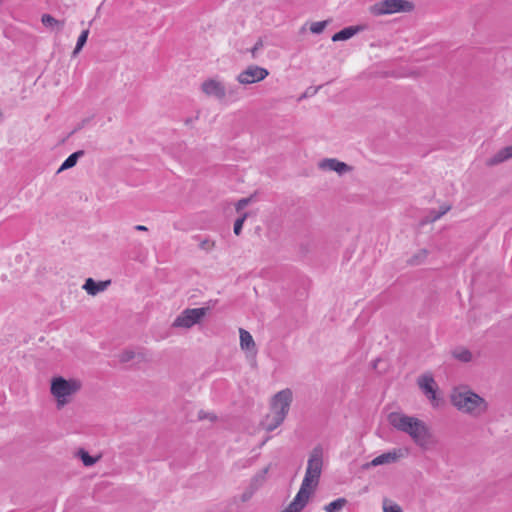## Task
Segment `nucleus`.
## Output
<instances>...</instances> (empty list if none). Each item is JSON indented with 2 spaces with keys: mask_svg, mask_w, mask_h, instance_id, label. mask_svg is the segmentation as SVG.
<instances>
[{
  "mask_svg": "<svg viewBox=\"0 0 512 512\" xmlns=\"http://www.w3.org/2000/svg\"><path fill=\"white\" fill-rule=\"evenodd\" d=\"M387 420L393 428L408 434L422 450H428L437 444L430 428L417 417L391 412L388 414Z\"/></svg>",
  "mask_w": 512,
  "mask_h": 512,
  "instance_id": "nucleus-1",
  "label": "nucleus"
},
{
  "mask_svg": "<svg viewBox=\"0 0 512 512\" xmlns=\"http://www.w3.org/2000/svg\"><path fill=\"white\" fill-rule=\"evenodd\" d=\"M451 403L461 412L478 417L488 409L486 400L477 393L463 388H456L451 394Z\"/></svg>",
  "mask_w": 512,
  "mask_h": 512,
  "instance_id": "nucleus-2",
  "label": "nucleus"
},
{
  "mask_svg": "<svg viewBox=\"0 0 512 512\" xmlns=\"http://www.w3.org/2000/svg\"><path fill=\"white\" fill-rule=\"evenodd\" d=\"M293 400L291 389L286 388L277 392L271 400L272 415L266 416V430L271 432L279 427L285 420Z\"/></svg>",
  "mask_w": 512,
  "mask_h": 512,
  "instance_id": "nucleus-3",
  "label": "nucleus"
},
{
  "mask_svg": "<svg viewBox=\"0 0 512 512\" xmlns=\"http://www.w3.org/2000/svg\"><path fill=\"white\" fill-rule=\"evenodd\" d=\"M81 388L79 381L75 379L67 380L62 376L54 377L51 381V394L57 399L58 408L66 404V397L76 393Z\"/></svg>",
  "mask_w": 512,
  "mask_h": 512,
  "instance_id": "nucleus-4",
  "label": "nucleus"
},
{
  "mask_svg": "<svg viewBox=\"0 0 512 512\" xmlns=\"http://www.w3.org/2000/svg\"><path fill=\"white\" fill-rule=\"evenodd\" d=\"M322 466L323 448L321 445H316L309 455L305 476L302 481L304 486H317L321 475Z\"/></svg>",
  "mask_w": 512,
  "mask_h": 512,
  "instance_id": "nucleus-5",
  "label": "nucleus"
},
{
  "mask_svg": "<svg viewBox=\"0 0 512 512\" xmlns=\"http://www.w3.org/2000/svg\"><path fill=\"white\" fill-rule=\"evenodd\" d=\"M414 4L407 0H382L370 7L374 16L389 15L398 12H411Z\"/></svg>",
  "mask_w": 512,
  "mask_h": 512,
  "instance_id": "nucleus-6",
  "label": "nucleus"
},
{
  "mask_svg": "<svg viewBox=\"0 0 512 512\" xmlns=\"http://www.w3.org/2000/svg\"><path fill=\"white\" fill-rule=\"evenodd\" d=\"M209 307L186 308L174 320L173 327L191 328L200 323L201 319L207 314Z\"/></svg>",
  "mask_w": 512,
  "mask_h": 512,
  "instance_id": "nucleus-7",
  "label": "nucleus"
},
{
  "mask_svg": "<svg viewBox=\"0 0 512 512\" xmlns=\"http://www.w3.org/2000/svg\"><path fill=\"white\" fill-rule=\"evenodd\" d=\"M268 75L266 68L250 65L237 76V81L244 85L253 84L264 80Z\"/></svg>",
  "mask_w": 512,
  "mask_h": 512,
  "instance_id": "nucleus-8",
  "label": "nucleus"
},
{
  "mask_svg": "<svg viewBox=\"0 0 512 512\" xmlns=\"http://www.w3.org/2000/svg\"><path fill=\"white\" fill-rule=\"evenodd\" d=\"M314 488L315 487L313 486H304V483L302 482L299 491L287 507L292 510V512H301L307 505Z\"/></svg>",
  "mask_w": 512,
  "mask_h": 512,
  "instance_id": "nucleus-9",
  "label": "nucleus"
},
{
  "mask_svg": "<svg viewBox=\"0 0 512 512\" xmlns=\"http://www.w3.org/2000/svg\"><path fill=\"white\" fill-rule=\"evenodd\" d=\"M418 385L427 398H429L433 402V405L436 406L439 399L437 398V385L434 378L430 375H423L419 377Z\"/></svg>",
  "mask_w": 512,
  "mask_h": 512,
  "instance_id": "nucleus-10",
  "label": "nucleus"
},
{
  "mask_svg": "<svg viewBox=\"0 0 512 512\" xmlns=\"http://www.w3.org/2000/svg\"><path fill=\"white\" fill-rule=\"evenodd\" d=\"M201 89L207 96L215 97L218 100L224 99L227 93L224 85L214 79L204 81Z\"/></svg>",
  "mask_w": 512,
  "mask_h": 512,
  "instance_id": "nucleus-11",
  "label": "nucleus"
},
{
  "mask_svg": "<svg viewBox=\"0 0 512 512\" xmlns=\"http://www.w3.org/2000/svg\"><path fill=\"white\" fill-rule=\"evenodd\" d=\"M319 167L322 169H329L331 171L337 172L339 175L350 172L353 168L346 164L345 162H341L335 158H326L323 159L319 163Z\"/></svg>",
  "mask_w": 512,
  "mask_h": 512,
  "instance_id": "nucleus-12",
  "label": "nucleus"
},
{
  "mask_svg": "<svg viewBox=\"0 0 512 512\" xmlns=\"http://www.w3.org/2000/svg\"><path fill=\"white\" fill-rule=\"evenodd\" d=\"M400 456H401V454L397 453L395 450L389 451V452L383 453V454L375 457L371 462L366 463L363 466V468L367 469L370 467H375V466H379V465H383V464L394 463L399 459Z\"/></svg>",
  "mask_w": 512,
  "mask_h": 512,
  "instance_id": "nucleus-13",
  "label": "nucleus"
},
{
  "mask_svg": "<svg viewBox=\"0 0 512 512\" xmlns=\"http://www.w3.org/2000/svg\"><path fill=\"white\" fill-rule=\"evenodd\" d=\"M110 283L111 280L95 281L93 278H87L83 285V289L87 292V294L95 296L99 292L106 290Z\"/></svg>",
  "mask_w": 512,
  "mask_h": 512,
  "instance_id": "nucleus-14",
  "label": "nucleus"
},
{
  "mask_svg": "<svg viewBox=\"0 0 512 512\" xmlns=\"http://www.w3.org/2000/svg\"><path fill=\"white\" fill-rule=\"evenodd\" d=\"M363 30H364V27L361 25L345 27V28L341 29L340 31L336 32L335 34H333L332 41L333 42L346 41Z\"/></svg>",
  "mask_w": 512,
  "mask_h": 512,
  "instance_id": "nucleus-15",
  "label": "nucleus"
},
{
  "mask_svg": "<svg viewBox=\"0 0 512 512\" xmlns=\"http://www.w3.org/2000/svg\"><path fill=\"white\" fill-rule=\"evenodd\" d=\"M512 158V144L506 147H503L500 149L495 155L490 157L486 164L488 166H495L498 165L506 160H509Z\"/></svg>",
  "mask_w": 512,
  "mask_h": 512,
  "instance_id": "nucleus-16",
  "label": "nucleus"
},
{
  "mask_svg": "<svg viewBox=\"0 0 512 512\" xmlns=\"http://www.w3.org/2000/svg\"><path fill=\"white\" fill-rule=\"evenodd\" d=\"M240 346L243 350L252 351L255 350L256 344L253 340L252 335L245 329L240 328Z\"/></svg>",
  "mask_w": 512,
  "mask_h": 512,
  "instance_id": "nucleus-17",
  "label": "nucleus"
},
{
  "mask_svg": "<svg viewBox=\"0 0 512 512\" xmlns=\"http://www.w3.org/2000/svg\"><path fill=\"white\" fill-rule=\"evenodd\" d=\"M84 155V151L83 150H78L72 154H70L65 160L64 162L61 164V166L59 167V169L57 170V173H61L62 171L64 170H67V169H70V168H73L77 162H78V159L80 157H82Z\"/></svg>",
  "mask_w": 512,
  "mask_h": 512,
  "instance_id": "nucleus-18",
  "label": "nucleus"
},
{
  "mask_svg": "<svg viewBox=\"0 0 512 512\" xmlns=\"http://www.w3.org/2000/svg\"><path fill=\"white\" fill-rule=\"evenodd\" d=\"M77 457L82 461L83 465L86 467L93 466L100 458V456L94 457L89 454L87 450L84 448H80L77 453Z\"/></svg>",
  "mask_w": 512,
  "mask_h": 512,
  "instance_id": "nucleus-19",
  "label": "nucleus"
},
{
  "mask_svg": "<svg viewBox=\"0 0 512 512\" xmlns=\"http://www.w3.org/2000/svg\"><path fill=\"white\" fill-rule=\"evenodd\" d=\"M347 503L348 501L346 498H337L336 500L325 505L324 510L326 512H340Z\"/></svg>",
  "mask_w": 512,
  "mask_h": 512,
  "instance_id": "nucleus-20",
  "label": "nucleus"
},
{
  "mask_svg": "<svg viewBox=\"0 0 512 512\" xmlns=\"http://www.w3.org/2000/svg\"><path fill=\"white\" fill-rule=\"evenodd\" d=\"M453 357L461 362L468 363L472 360V353L466 349H456L453 351Z\"/></svg>",
  "mask_w": 512,
  "mask_h": 512,
  "instance_id": "nucleus-21",
  "label": "nucleus"
},
{
  "mask_svg": "<svg viewBox=\"0 0 512 512\" xmlns=\"http://www.w3.org/2000/svg\"><path fill=\"white\" fill-rule=\"evenodd\" d=\"M88 35H89L88 29H85L81 32V34L79 35V37L77 39L76 46L72 52L73 57H75L82 50V48L84 47V45L87 42Z\"/></svg>",
  "mask_w": 512,
  "mask_h": 512,
  "instance_id": "nucleus-22",
  "label": "nucleus"
},
{
  "mask_svg": "<svg viewBox=\"0 0 512 512\" xmlns=\"http://www.w3.org/2000/svg\"><path fill=\"white\" fill-rule=\"evenodd\" d=\"M41 22L46 27H54V26H58L60 28L63 27V22H60L59 20H57L50 14H43L41 17Z\"/></svg>",
  "mask_w": 512,
  "mask_h": 512,
  "instance_id": "nucleus-23",
  "label": "nucleus"
},
{
  "mask_svg": "<svg viewBox=\"0 0 512 512\" xmlns=\"http://www.w3.org/2000/svg\"><path fill=\"white\" fill-rule=\"evenodd\" d=\"M450 209H451V205H442L438 211L431 210L430 213H429L430 221L434 222V221L440 219Z\"/></svg>",
  "mask_w": 512,
  "mask_h": 512,
  "instance_id": "nucleus-24",
  "label": "nucleus"
},
{
  "mask_svg": "<svg viewBox=\"0 0 512 512\" xmlns=\"http://www.w3.org/2000/svg\"><path fill=\"white\" fill-rule=\"evenodd\" d=\"M427 255H428V251L426 249H422L417 254H415L411 257V259L409 260V263L411 265H419L424 261V259L427 257Z\"/></svg>",
  "mask_w": 512,
  "mask_h": 512,
  "instance_id": "nucleus-25",
  "label": "nucleus"
},
{
  "mask_svg": "<svg viewBox=\"0 0 512 512\" xmlns=\"http://www.w3.org/2000/svg\"><path fill=\"white\" fill-rule=\"evenodd\" d=\"M328 24V21H318V22H314L311 24L310 26V31L313 33V34H320L323 32V30L326 28Z\"/></svg>",
  "mask_w": 512,
  "mask_h": 512,
  "instance_id": "nucleus-26",
  "label": "nucleus"
},
{
  "mask_svg": "<svg viewBox=\"0 0 512 512\" xmlns=\"http://www.w3.org/2000/svg\"><path fill=\"white\" fill-rule=\"evenodd\" d=\"M246 218H247V213H244L241 217L237 218L236 221L234 222L233 231H234L235 235H237V236L240 235Z\"/></svg>",
  "mask_w": 512,
  "mask_h": 512,
  "instance_id": "nucleus-27",
  "label": "nucleus"
},
{
  "mask_svg": "<svg viewBox=\"0 0 512 512\" xmlns=\"http://www.w3.org/2000/svg\"><path fill=\"white\" fill-rule=\"evenodd\" d=\"M135 356H136V354L133 350H124L119 355V361L121 363H127V362L131 361L132 359H134Z\"/></svg>",
  "mask_w": 512,
  "mask_h": 512,
  "instance_id": "nucleus-28",
  "label": "nucleus"
},
{
  "mask_svg": "<svg viewBox=\"0 0 512 512\" xmlns=\"http://www.w3.org/2000/svg\"><path fill=\"white\" fill-rule=\"evenodd\" d=\"M388 500L385 499L383 501V511L384 512H403L402 508L398 504H390L388 505Z\"/></svg>",
  "mask_w": 512,
  "mask_h": 512,
  "instance_id": "nucleus-29",
  "label": "nucleus"
},
{
  "mask_svg": "<svg viewBox=\"0 0 512 512\" xmlns=\"http://www.w3.org/2000/svg\"><path fill=\"white\" fill-rule=\"evenodd\" d=\"M263 48V40L259 38L254 46L250 49L253 58H256L257 52Z\"/></svg>",
  "mask_w": 512,
  "mask_h": 512,
  "instance_id": "nucleus-30",
  "label": "nucleus"
},
{
  "mask_svg": "<svg viewBox=\"0 0 512 512\" xmlns=\"http://www.w3.org/2000/svg\"><path fill=\"white\" fill-rule=\"evenodd\" d=\"M199 419H209L210 421L214 422L217 420V416L213 413H208L203 410L199 411L198 414Z\"/></svg>",
  "mask_w": 512,
  "mask_h": 512,
  "instance_id": "nucleus-31",
  "label": "nucleus"
},
{
  "mask_svg": "<svg viewBox=\"0 0 512 512\" xmlns=\"http://www.w3.org/2000/svg\"><path fill=\"white\" fill-rule=\"evenodd\" d=\"M250 202V198H242L236 203V210L240 211L245 208Z\"/></svg>",
  "mask_w": 512,
  "mask_h": 512,
  "instance_id": "nucleus-32",
  "label": "nucleus"
},
{
  "mask_svg": "<svg viewBox=\"0 0 512 512\" xmlns=\"http://www.w3.org/2000/svg\"><path fill=\"white\" fill-rule=\"evenodd\" d=\"M199 246L201 249L209 250L212 247H214V242L210 241L209 239H205V240L201 241Z\"/></svg>",
  "mask_w": 512,
  "mask_h": 512,
  "instance_id": "nucleus-33",
  "label": "nucleus"
},
{
  "mask_svg": "<svg viewBox=\"0 0 512 512\" xmlns=\"http://www.w3.org/2000/svg\"><path fill=\"white\" fill-rule=\"evenodd\" d=\"M320 87L316 88V89H313L312 87L308 88L306 90V92L304 93V97L308 96V95H313L317 92V90L319 89Z\"/></svg>",
  "mask_w": 512,
  "mask_h": 512,
  "instance_id": "nucleus-34",
  "label": "nucleus"
},
{
  "mask_svg": "<svg viewBox=\"0 0 512 512\" xmlns=\"http://www.w3.org/2000/svg\"><path fill=\"white\" fill-rule=\"evenodd\" d=\"M134 228H135V230L141 231V232L148 231V228L144 225H136Z\"/></svg>",
  "mask_w": 512,
  "mask_h": 512,
  "instance_id": "nucleus-35",
  "label": "nucleus"
},
{
  "mask_svg": "<svg viewBox=\"0 0 512 512\" xmlns=\"http://www.w3.org/2000/svg\"><path fill=\"white\" fill-rule=\"evenodd\" d=\"M249 497H250L249 495H247L246 493H244V494L242 495V500H243V501H246V500H248V499H249Z\"/></svg>",
  "mask_w": 512,
  "mask_h": 512,
  "instance_id": "nucleus-36",
  "label": "nucleus"
},
{
  "mask_svg": "<svg viewBox=\"0 0 512 512\" xmlns=\"http://www.w3.org/2000/svg\"><path fill=\"white\" fill-rule=\"evenodd\" d=\"M191 122H192V119H190V118H188V119H186V120H185V123H186L187 125H188V124H190Z\"/></svg>",
  "mask_w": 512,
  "mask_h": 512,
  "instance_id": "nucleus-37",
  "label": "nucleus"
},
{
  "mask_svg": "<svg viewBox=\"0 0 512 512\" xmlns=\"http://www.w3.org/2000/svg\"><path fill=\"white\" fill-rule=\"evenodd\" d=\"M282 512H292L288 507H286Z\"/></svg>",
  "mask_w": 512,
  "mask_h": 512,
  "instance_id": "nucleus-38",
  "label": "nucleus"
},
{
  "mask_svg": "<svg viewBox=\"0 0 512 512\" xmlns=\"http://www.w3.org/2000/svg\"><path fill=\"white\" fill-rule=\"evenodd\" d=\"M87 120H83L82 124L80 125L79 128L83 127L84 124H86Z\"/></svg>",
  "mask_w": 512,
  "mask_h": 512,
  "instance_id": "nucleus-39",
  "label": "nucleus"
},
{
  "mask_svg": "<svg viewBox=\"0 0 512 512\" xmlns=\"http://www.w3.org/2000/svg\"><path fill=\"white\" fill-rule=\"evenodd\" d=\"M228 93L231 95V94L234 93V90L231 89V90L228 91Z\"/></svg>",
  "mask_w": 512,
  "mask_h": 512,
  "instance_id": "nucleus-40",
  "label": "nucleus"
}]
</instances>
